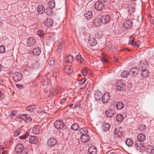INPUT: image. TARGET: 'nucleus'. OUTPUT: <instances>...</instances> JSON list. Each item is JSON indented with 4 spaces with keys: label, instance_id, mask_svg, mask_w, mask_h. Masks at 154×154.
<instances>
[{
    "label": "nucleus",
    "instance_id": "obj_1",
    "mask_svg": "<svg viewBox=\"0 0 154 154\" xmlns=\"http://www.w3.org/2000/svg\"><path fill=\"white\" fill-rule=\"evenodd\" d=\"M146 137V136L144 134L140 133L138 134L137 139L134 142L135 146L138 150L141 152L144 150L145 148L142 142L145 140Z\"/></svg>",
    "mask_w": 154,
    "mask_h": 154
},
{
    "label": "nucleus",
    "instance_id": "obj_2",
    "mask_svg": "<svg viewBox=\"0 0 154 154\" xmlns=\"http://www.w3.org/2000/svg\"><path fill=\"white\" fill-rule=\"evenodd\" d=\"M15 151L18 153L22 152L23 154H27L28 152V149L25 148L23 145L20 143L17 145L15 148Z\"/></svg>",
    "mask_w": 154,
    "mask_h": 154
},
{
    "label": "nucleus",
    "instance_id": "obj_3",
    "mask_svg": "<svg viewBox=\"0 0 154 154\" xmlns=\"http://www.w3.org/2000/svg\"><path fill=\"white\" fill-rule=\"evenodd\" d=\"M104 2V0H98V2H97L94 4L95 8L97 10L101 11L104 8L103 3Z\"/></svg>",
    "mask_w": 154,
    "mask_h": 154
},
{
    "label": "nucleus",
    "instance_id": "obj_4",
    "mask_svg": "<svg viewBox=\"0 0 154 154\" xmlns=\"http://www.w3.org/2000/svg\"><path fill=\"white\" fill-rule=\"evenodd\" d=\"M13 78L15 82H18L22 79L23 76L22 74L19 72H15L13 74Z\"/></svg>",
    "mask_w": 154,
    "mask_h": 154
},
{
    "label": "nucleus",
    "instance_id": "obj_5",
    "mask_svg": "<svg viewBox=\"0 0 154 154\" xmlns=\"http://www.w3.org/2000/svg\"><path fill=\"white\" fill-rule=\"evenodd\" d=\"M122 128H118L115 129L114 131L115 137L117 138H121L123 135V132Z\"/></svg>",
    "mask_w": 154,
    "mask_h": 154
},
{
    "label": "nucleus",
    "instance_id": "obj_6",
    "mask_svg": "<svg viewBox=\"0 0 154 154\" xmlns=\"http://www.w3.org/2000/svg\"><path fill=\"white\" fill-rule=\"evenodd\" d=\"M129 44H131L133 46L138 48L140 45V42L139 41H136V39L135 40L134 38L131 37L129 40Z\"/></svg>",
    "mask_w": 154,
    "mask_h": 154
},
{
    "label": "nucleus",
    "instance_id": "obj_7",
    "mask_svg": "<svg viewBox=\"0 0 154 154\" xmlns=\"http://www.w3.org/2000/svg\"><path fill=\"white\" fill-rule=\"evenodd\" d=\"M116 89L119 91H123L125 90V84L121 81L117 82Z\"/></svg>",
    "mask_w": 154,
    "mask_h": 154
},
{
    "label": "nucleus",
    "instance_id": "obj_8",
    "mask_svg": "<svg viewBox=\"0 0 154 154\" xmlns=\"http://www.w3.org/2000/svg\"><path fill=\"white\" fill-rule=\"evenodd\" d=\"M55 127L58 129H61L64 126V123L61 121L57 120L54 124Z\"/></svg>",
    "mask_w": 154,
    "mask_h": 154
},
{
    "label": "nucleus",
    "instance_id": "obj_9",
    "mask_svg": "<svg viewBox=\"0 0 154 154\" xmlns=\"http://www.w3.org/2000/svg\"><path fill=\"white\" fill-rule=\"evenodd\" d=\"M57 141L56 139L54 137L51 138L48 140V145L50 146H55L57 143Z\"/></svg>",
    "mask_w": 154,
    "mask_h": 154
},
{
    "label": "nucleus",
    "instance_id": "obj_10",
    "mask_svg": "<svg viewBox=\"0 0 154 154\" xmlns=\"http://www.w3.org/2000/svg\"><path fill=\"white\" fill-rule=\"evenodd\" d=\"M28 139L31 143L36 144L38 142V138L35 136H30Z\"/></svg>",
    "mask_w": 154,
    "mask_h": 154
},
{
    "label": "nucleus",
    "instance_id": "obj_11",
    "mask_svg": "<svg viewBox=\"0 0 154 154\" xmlns=\"http://www.w3.org/2000/svg\"><path fill=\"white\" fill-rule=\"evenodd\" d=\"M133 25V22L131 20H127L123 24L124 27L126 29L131 28Z\"/></svg>",
    "mask_w": 154,
    "mask_h": 154
},
{
    "label": "nucleus",
    "instance_id": "obj_12",
    "mask_svg": "<svg viewBox=\"0 0 154 154\" xmlns=\"http://www.w3.org/2000/svg\"><path fill=\"white\" fill-rule=\"evenodd\" d=\"M44 24L46 26L50 27H51L53 25V22L51 19L48 18L45 21Z\"/></svg>",
    "mask_w": 154,
    "mask_h": 154
},
{
    "label": "nucleus",
    "instance_id": "obj_13",
    "mask_svg": "<svg viewBox=\"0 0 154 154\" xmlns=\"http://www.w3.org/2000/svg\"><path fill=\"white\" fill-rule=\"evenodd\" d=\"M109 93L107 92L105 93L102 96V101L103 103L107 102L110 98Z\"/></svg>",
    "mask_w": 154,
    "mask_h": 154
},
{
    "label": "nucleus",
    "instance_id": "obj_14",
    "mask_svg": "<svg viewBox=\"0 0 154 154\" xmlns=\"http://www.w3.org/2000/svg\"><path fill=\"white\" fill-rule=\"evenodd\" d=\"M80 140L83 143H86L88 142L90 139L89 136L86 134L82 135L80 137Z\"/></svg>",
    "mask_w": 154,
    "mask_h": 154
},
{
    "label": "nucleus",
    "instance_id": "obj_15",
    "mask_svg": "<svg viewBox=\"0 0 154 154\" xmlns=\"http://www.w3.org/2000/svg\"><path fill=\"white\" fill-rule=\"evenodd\" d=\"M84 16L85 18L88 19L91 18L93 16V14L92 12L89 11H86L84 13Z\"/></svg>",
    "mask_w": 154,
    "mask_h": 154
},
{
    "label": "nucleus",
    "instance_id": "obj_16",
    "mask_svg": "<svg viewBox=\"0 0 154 154\" xmlns=\"http://www.w3.org/2000/svg\"><path fill=\"white\" fill-rule=\"evenodd\" d=\"M103 23L102 19L97 18L94 20L93 23L94 25L96 26H99Z\"/></svg>",
    "mask_w": 154,
    "mask_h": 154
},
{
    "label": "nucleus",
    "instance_id": "obj_17",
    "mask_svg": "<svg viewBox=\"0 0 154 154\" xmlns=\"http://www.w3.org/2000/svg\"><path fill=\"white\" fill-rule=\"evenodd\" d=\"M105 114L108 117L111 118L113 116L114 112L113 110L109 109L106 110Z\"/></svg>",
    "mask_w": 154,
    "mask_h": 154
},
{
    "label": "nucleus",
    "instance_id": "obj_18",
    "mask_svg": "<svg viewBox=\"0 0 154 154\" xmlns=\"http://www.w3.org/2000/svg\"><path fill=\"white\" fill-rule=\"evenodd\" d=\"M110 19L111 17L110 16L108 15H104L103 17L102 20H103V22L106 24L109 22Z\"/></svg>",
    "mask_w": 154,
    "mask_h": 154
},
{
    "label": "nucleus",
    "instance_id": "obj_19",
    "mask_svg": "<svg viewBox=\"0 0 154 154\" xmlns=\"http://www.w3.org/2000/svg\"><path fill=\"white\" fill-rule=\"evenodd\" d=\"M129 72L132 75L136 76L138 73V69L137 68H132L129 71Z\"/></svg>",
    "mask_w": 154,
    "mask_h": 154
},
{
    "label": "nucleus",
    "instance_id": "obj_20",
    "mask_svg": "<svg viewBox=\"0 0 154 154\" xmlns=\"http://www.w3.org/2000/svg\"><path fill=\"white\" fill-rule=\"evenodd\" d=\"M35 42V39L33 38H29L27 40V43L29 46L33 45Z\"/></svg>",
    "mask_w": 154,
    "mask_h": 154
},
{
    "label": "nucleus",
    "instance_id": "obj_21",
    "mask_svg": "<svg viewBox=\"0 0 154 154\" xmlns=\"http://www.w3.org/2000/svg\"><path fill=\"white\" fill-rule=\"evenodd\" d=\"M102 128L105 131H108L110 128V125L107 122H103L102 124Z\"/></svg>",
    "mask_w": 154,
    "mask_h": 154
},
{
    "label": "nucleus",
    "instance_id": "obj_22",
    "mask_svg": "<svg viewBox=\"0 0 154 154\" xmlns=\"http://www.w3.org/2000/svg\"><path fill=\"white\" fill-rule=\"evenodd\" d=\"M45 8L44 6L42 5H39L37 8V11L40 14H42L45 11Z\"/></svg>",
    "mask_w": 154,
    "mask_h": 154
},
{
    "label": "nucleus",
    "instance_id": "obj_23",
    "mask_svg": "<svg viewBox=\"0 0 154 154\" xmlns=\"http://www.w3.org/2000/svg\"><path fill=\"white\" fill-rule=\"evenodd\" d=\"M41 50L40 48L38 47H37L33 49L32 51V53L35 55H39L41 53Z\"/></svg>",
    "mask_w": 154,
    "mask_h": 154
},
{
    "label": "nucleus",
    "instance_id": "obj_24",
    "mask_svg": "<svg viewBox=\"0 0 154 154\" xmlns=\"http://www.w3.org/2000/svg\"><path fill=\"white\" fill-rule=\"evenodd\" d=\"M149 72L147 70L144 69L141 71V76L143 78H146L149 75Z\"/></svg>",
    "mask_w": 154,
    "mask_h": 154
},
{
    "label": "nucleus",
    "instance_id": "obj_25",
    "mask_svg": "<svg viewBox=\"0 0 154 154\" xmlns=\"http://www.w3.org/2000/svg\"><path fill=\"white\" fill-rule=\"evenodd\" d=\"M88 151L90 154H96L97 149L95 147L92 146L89 148Z\"/></svg>",
    "mask_w": 154,
    "mask_h": 154
},
{
    "label": "nucleus",
    "instance_id": "obj_26",
    "mask_svg": "<svg viewBox=\"0 0 154 154\" xmlns=\"http://www.w3.org/2000/svg\"><path fill=\"white\" fill-rule=\"evenodd\" d=\"M88 131L87 129L85 127L82 128L80 129L79 131V134H82V135L86 134L88 133Z\"/></svg>",
    "mask_w": 154,
    "mask_h": 154
},
{
    "label": "nucleus",
    "instance_id": "obj_27",
    "mask_svg": "<svg viewBox=\"0 0 154 154\" xmlns=\"http://www.w3.org/2000/svg\"><path fill=\"white\" fill-rule=\"evenodd\" d=\"M64 70L65 72L69 74H71L73 71L72 67L70 66H65L64 69Z\"/></svg>",
    "mask_w": 154,
    "mask_h": 154
},
{
    "label": "nucleus",
    "instance_id": "obj_28",
    "mask_svg": "<svg viewBox=\"0 0 154 154\" xmlns=\"http://www.w3.org/2000/svg\"><path fill=\"white\" fill-rule=\"evenodd\" d=\"M124 106L123 103L122 102H116V107L118 110L122 109Z\"/></svg>",
    "mask_w": 154,
    "mask_h": 154
},
{
    "label": "nucleus",
    "instance_id": "obj_29",
    "mask_svg": "<svg viewBox=\"0 0 154 154\" xmlns=\"http://www.w3.org/2000/svg\"><path fill=\"white\" fill-rule=\"evenodd\" d=\"M55 2L53 0H51L48 4V7L52 9L55 7Z\"/></svg>",
    "mask_w": 154,
    "mask_h": 154
},
{
    "label": "nucleus",
    "instance_id": "obj_30",
    "mask_svg": "<svg viewBox=\"0 0 154 154\" xmlns=\"http://www.w3.org/2000/svg\"><path fill=\"white\" fill-rule=\"evenodd\" d=\"M64 45L63 43L60 42L59 43V45L57 48V51L58 52H61L63 50Z\"/></svg>",
    "mask_w": 154,
    "mask_h": 154
},
{
    "label": "nucleus",
    "instance_id": "obj_31",
    "mask_svg": "<svg viewBox=\"0 0 154 154\" xmlns=\"http://www.w3.org/2000/svg\"><path fill=\"white\" fill-rule=\"evenodd\" d=\"M89 43L91 46H93L96 44L97 41L95 38H92L89 40Z\"/></svg>",
    "mask_w": 154,
    "mask_h": 154
},
{
    "label": "nucleus",
    "instance_id": "obj_32",
    "mask_svg": "<svg viewBox=\"0 0 154 154\" xmlns=\"http://www.w3.org/2000/svg\"><path fill=\"white\" fill-rule=\"evenodd\" d=\"M36 108L35 106L34 105H31L27 107L26 109L27 110L30 112H32Z\"/></svg>",
    "mask_w": 154,
    "mask_h": 154
},
{
    "label": "nucleus",
    "instance_id": "obj_33",
    "mask_svg": "<svg viewBox=\"0 0 154 154\" xmlns=\"http://www.w3.org/2000/svg\"><path fill=\"white\" fill-rule=\"evenodd\" d=\"M32 130L33 132L36 134H39L40 132V127L38 126H35L34 127Z\"/></svg>",
    "mask_w": 154,
    "mask_h": 154
},
{
    "label": "nucleus",
    "instance_id": "obj_34",
    "mask_svg": "<svg viewBox=\"0 0 154 154\" xmlns=\"http://www.w3.org/2000/svg\"><path fill=\"white\" fill-rule=\"evenodd\" d=\"M126 144L128 146H131L133 144V141L130 139H128L125 141Z\"/></svg>",
    "mask_w": 154,
    "mask_h": 154
},
{
    "label": "nucleus",
    "instance_id": "obj_35",
    "mask_svg": "<svg viewBox=\"0 0 154 154\" xmlns=\"http://www.w3.org/2000/svg\"><path fill=\"white\" fill-rule=\"evenodd\" d=\"M123 119V116L121 114H118L116 116V120L119 122H121Z\"/></svg>",
    "mask_w": 154,
    "mask_h": 154
},
{
    "label": "nucleus",
    "instance_id": "obj_36",
    "mask_svg": "<svg viewBox=\"0 0 154 154\" xmlns=\"http://www.w3.org/2000/svg\"><path fill=\"white\" fill-rule=\"evenodd\" d=\"M22 69L24 72H29L31 70V68L27 65H25L23 67Z\"/></svg>",
    "mask_w": 154,
    "mask_h": 154
},
{
    "label": "nucleus",
    "instance_id": "obj_37",
    "mask_svg": "<svg viewBox=\"0 0 154 154\" xmlns=\"http://www.w3.org/2000/svg\"><path fill=\"white\" fill-rule=\"evenodd\" d=\"M79 128V125L77 123H74L73 124L71 127V128L74 131H77L78 129Z\"/></svg>",
    "mask_w": 154,
    "mask_h": 154
},
{
    "label": "nucleus",
    "instance_id": "obj_38",
    "mask_svg": "<svg viewBox=\"0 0 154 154\" xmlns=\"http://www.w3.org/2000/svg\"><path fill=\"white\" fill-rule=\"evenodd\" d=\"M66 60L68 63L72 62L73 60V57L71 55H69L66 59Z\"/></svg>",
    "mask_w": 154,
    "mask_h": 154
},
{
    "label": "nucleus",
    "instance_id": "obj_39",
    "mask_svg": "<svg viewBox=\"0 0 154 154\" xmlns=\"http://www.w3.org/2000/svg\"><path fill=\"white\" fill-rule=\"evenodd\" d=\"M153 151V147L151 145H148L146 148V152L148 153H151Z\"/></svg>",
    "mask_w": 154,
    "mask_h": 154
},
{
    "label": "nucleus",
    "instance_id": "obj_40",
    "mask_svg": "<svg viewBox=\"0 0 154 154\" xmlns=\"http://www.w3.org/2000/svg\"><path fill=\"white\" fill-rule=\"evenodd\" d=\"M76 58L77 61L79 62H82L84 61V59L80 55H77L76 56Z\"/></svg>",
    "mask_w": 154,
    "mask_h": 154
},
{
    "label": "nucleus",
    "instance_id": "obj_41",
    "mask_svg": "<svg viewBox=\"0 0 154 154\" xmlns=\"http://www.w3.org/2000/svg\"><path fill=\"white\" fill-rule=\"evenodd\" d=\"M60 90L58 86H56L52 90V92L54 93V94L56 95Z\"/></svg>",
    "mask_w": 154,
    "mask_h": 154
},
{
    "label": "nucleus",
    "instance_id": "obj_42",
    "mask_svg": "<svg viewBox=\"0 0 154 154\" xmlns=\"http://www.w3.org/2000/svg\"><path fill=\"white\" fill-rule=\"evenodd\" d=\"M129 73L128 72L126 71H123L121 74V76L123 77L127 78L128 75Z\"/></svg>",
    "mask_w": 154,
    "mask_h": 154
},
{
    "label": "nucleus",
    "instance_id": "obj_43",
    "mask_svg": "<svg viewBox=\"0 0 154 154\" xmlns=\"http://www.w3.org/2000/svg\"><path fill=\"white\" fill-rule=\"evenodd\" d=\"M37 34L41 37H42L44 35V32L42 30H38L37 32Z\"/></svg>",
    "mask_w": 154,
    "mask_h": 154
},
{
    "label": "nucleus",
    "instance_id": "obj_44",
    "mask_svg": "<svg viewBox=\"0 0 154 154\" xmlns=\"http://www.w3.org/2000/svg\"><path fill=\"white\" fill-rule=\"evenodd\" d=\"M50 83V80L48 79H46L44 80L43 84L44 86H45L48 85Z\"/></svg>",
    "mask_w": 154,
    "mask_h": 154
},
{
    "label": "nucleus",
    "instance_id": "obj_45",
    "mask_svg": "<svg viewBox=\"0 0 154 154\" xmlns=\"http://www.w3.org/2000/svg\"><path fill=\"white\" fill-rule=\"evenodd\" d=\"M22 131L20 129H18L16 130L14 132V135L15 137L18 136L21 133Z\"/></svg>",
    "mask_w": 154,
    "mask_h": 154
},
{
    "label": "nucleus",
    "instance_id": "obj_46",
    "mask_svg": "<svg viewBox=\"0 0 154 154\" xmlns=\"http://www.w3.org/2000/svg\"><path fill=\"white\" fill-rule=\"evenodd\" d=\"M146 66V64H145L144 63H141L139 65L140 68L141 69H145Z\"/></svg>",
    "mask_w": 154,
    "mask_h": 154
},
{
    "label": "nucleus",
    "instance_id": "obj_47",
    "mask_svg": "<svg viewBox=\"0 0 154 154\" xmlns=\"http://www.w3.org/2000/svg\"><path fill=\"white\" fill-rule=\"evenodd\" d=\"M81 72L84 76H85L88 72V70L86 69H84L82 70Z\"/></svg>",
    "mask_w": 154,
    "mask_h": 154
},
{
    "label": "nucleus",
    "instance_id": "obj_48",
    "mask_svg": "<svg viewBox=\"0 0 154 154\" xmlns=\"http://www.w3.org/2000/svg\"><path fill=\"white\" fill-rule=\"evenodd\" d=\"M26 118L25 122H30L32 120V118L28 115H26Z\"/></svg>",
    "mask_w": 154,
    "mask_h": 154
},
{
    "label": "nucleus",
    "instance_id": "obj_49",
    "mask_svg": "<svg viewBox=\"0 0 154 154\" xmlns=\"http://www.w3.org/2000/svg\"><path fill=\"white\" fill-rule=\"evenodd\" d=\"M128 12L129 13L132 14L135 11L134 8L131 7H129L128 9Z\"/></svg>",
    "mask_w": 154,
    "mask_h": 154
},
{
    "label": "nucleus",
    "instance_id": "obj_50",
    "mask_svg": "<svg viewBox=\"0 0 154 154\" xmlns=\"http://www.w3.org/2000/svg\"><path fill=\"white\" fill-rule=\"evenodd\" d=\"M5 51V47L4 45H2L0 46V52L4 53Z\"/></svg>",
    "mask_w": 154,
    "mask_h": 154
},
{
    "label": "nucleus",
    "instance_id": "obj_51",
    "mask_svg": "<svg viewBox=\"0 0 154 154\" xmlns=\"http://www.w3.org/2000/svg\"><path fill=\"white\" fill-rule=\"evenodd\" d=\"M26 115L21 114L19 115V118L21 119L24 120L25 122L26 120Z\"/></svg>",
    "mask_w": 154,
    "mask_h": 154
},
{
    "label": "nucleus",
    "instance_id": "obj_52",
    "mask_svg": "<svg viewBox=\"0 0 154 154\" xmlns=\"http://www.w3.org/2000/svg\"><path fill=\"white\" fill-rule=\"evenodd\" d=\"M146 129V128L145 125H140L139 128V130L141 131H144Z\"/></svg>",
    "mask_w": 154,
    "mask_h": 154
},
{
    "label": "nucleus",
    "instance_id": "obj_53",
    "mask_svg": "<svg viewBox=\"0 0 154 154\" xmlns=\"http://www.w3.org/2000/svg\"><path fill=\"white\" fill-rule=\"evenodd\" d=\"M48 62L49 65L50 66H52L54 64V60L53 58L49 60Z\"/></svg>",
    "mask_w": 154,
    "mask_h": 154
},
{
    "label": "nucleus",
    "instance_id": "obj_54",
    "mask_svg": "<svg viewBox=\"0 0 154 154\" xmlns=\"http://www.w3.org/2000/svg\"><path fill=\"white\" fill-rule=\"evenodd\" d=\"M16 86L20 89H22L24 88L23 85L20 84H16Z\"/></svg>",
    "mask_w": 154,
    "mask_h": 154
},
{
    "label": "nucleus",
    "instance_id": "obj_55",
    "mask_svg": "<svg viewBox=\"0 0 154 154\" xmlns=\"http://www.w3.org/2000/svg\"><path fill=\"white\" fill-rule=\"evenodd\" d=\"M46 13L47 15L50 16L52 14L53 12L50 9L48 10V11H47L46 12Z\"/></svg>",
    "mask_w": 154,
    "mask_h": 154
},
{
    "label": "nucleus",
    "instance_id": "obj_56",
    "mask_svg": "<svg viewBox=\"0 0 154 154\" xmlns=\"http://www.w3.org/2000/svg\"><path fill=\"white\" fill-rule=\"evenodd\" d=\"M85 78H84L79 82V84L81 85H82L85 82Z\"/></svg>",
    "mask_w": 154,
    "mask_h": 154
},
{
    "label": "nucleus",
    "instance_id": "obj_57",
    "mask_svg": "<svg viewBox=\"0 0 154 154\" xmlns=\"http://www.w3.org/2000/svg\"><path fill=\"white\" fill-rule=\"evenodd\" d=\"M28 136L27 134L24 135L23 136H20V138L21 140L26 139L27 137Z\"/></svg>",
    "mask_w": 154,
    "mask_h": 154
},
{
    "label": "nucleus",
    "instance_id": "obj_58",
    "mask_svg": "<svg viewBox=\"0 0 154 154\" xmlns=\"http://www.w3.org/2000/svg\"><path fill=\"white\" fill-rule=\"evenodd\" d=\"M17 114V112H11V114L9 115V117L11 118H12L13 116H15Z\"/></svg>",
    "mask_w": 154,
    "mask_h": 154
},
{
    "label": "nucleus",
    "instance_id": "obj_59",
    "mask_svg": "<svg viewBox=\"0 0 154 154\" xmlns=\"http://www.w3.org/2000/svg\"><path fill=\"white\" fill-rule=\"evenodd\" d=\"M66 98H64L62 99L60 101V103H64L66 101Z\"/></svg>",
    "mask_w": 154,
    "mask_h": 154
},
{
    "label": "nucleus",
    "instance_id": "obj_60",
    "mask_svg": "<svg viewBox=\"0 0 154 154\" xmlns=\"http://www.w3.org/2000/svg\"><path fill=\"white\" fill-rule=\"evenodd\" d=\"M88 29V27H85V28H84L83 29V32L84 33H87Z\"/></svg>",
    "mask_w": 154,
    "mask_h": 154
},
{
    "label": "nucleus",
    "instance_id": "obj_61",
    "mask_svg": "<svg viewBox=\"0 0 154 154\" xmlns=\"http://www.w3.org/2000/svg\"><path fill=\"white\" fill-rule=\"evenodd\" d=\"M102 60L103 61L105 62H106L108 61L105 58H102Z\"/></svg>",
    "mask_w": 154,
    "mask_h": 154
},
{
    "label": "nucleus",
    "instance_id": "obj_62",
    "mask_svg": "<svg viewBox=\"0 0 154 154\" xmlns=\"http://www.w3.org/2000/svg\"><path fill=\"white\" fill-rule=\"evenodd\" d=\"M118 59L116 57L114 58V60L115 62H117L118 61Z\"/></svg>",
    "mask_w": 154,
    "mask_h": 154
},
{
    "label": "nucleus",
    "instance_id": "obj_63",
    "mask_svg": "<svg viewBox=\"0 0 154 154\" xmlns=\"http://www.w3.org/2000/svg\"><path fill=\"white\" fill-rule=\"evenodd\" d=\"M151 23L154 25V19H152L151 20Z\"/></svg>",
    "mask_w": 154,
    "mask_h": 154
},
{
    "label": "nucleus",
    "instance_id": "obj_64",
    "mask_svg": "<svg viewBox=\"0 0 154 154\" xmlns=\"http://www.w3.org/2000/svg\"><path fill=\"white\" fill-rule=\"evenodd\" d=\"M2 154H7V152H5V151H3L2 152Z\"/></svg>",
    "mask_w": 154,
    "mask_h": 154
}]
</instances>
